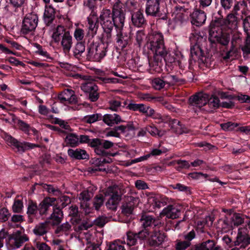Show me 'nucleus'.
I'll return each instance as SVG.
<instances>
[{"instance_id":"obj_1","label":"nucleus","mask_w":250,"mask_h":250,"mask_svg":"<svg viewBox=\"0 0 250 250\" xmlns=\"http://www.w3.org/2000/svg\"><path fill=\"white\" fill-rule=\"evenodd\" d=\"M224 14L223 10H219L217 12L218 16L211 21L209 28L220 27L225 31L235 29L238 24L237 17L234 14L229 13L226 18H223Z\"/></svg>"},{"instance_id":"obj_2","label":"nucleus","mask_w":250,"mask_h":250,"mask_svg":"<svg viewBox=\"0 0 250 250\" xmlns=\"http://www.w3.org/2000/svg\"><path fill=\"white\" fill-rule=\"evenodd\" d=\"M51 37L55 42H61V47L64 53H69L73 43V37L70 32L64 26L58 25L54 29Z\"/></svg>"},{"instance_id":"obj_3","label":"nucleus","mask_w":250,"mask_h":250,"mask_svg":"<svg viewBox=\"0 0 250 250\" xmlns=\"http://www.w3.org/2000/svg\"><path fill=\"white\" fill-rule=\"evenodd\" d=\"M149 40V48L154 53V60L158 64L161 60L159 56H164L166 53L164 36L161 33L155 31L150 35Z\"/></svg>"},{"instance_id":"obj_4","label":"nucleus","mask_w":250,"mask_h":250,"mask_svg":"<svg viewBox=\"0 0 250 250\" xmlns=\"http://www.w3.org/2000/svg\"><path fill=\"white\" fill-rule=\"evenodd\" d=\"M248 226L250 229V221L247 223ZM224 243H226L229 247L235 246H240V248H245L250 244V237L248 234L247 228H239L235 241H232L228 235H225L222 238Z\"/></svg>"},{"instance_id":"obj_5","label":"nucleus","mask_w":250,"mask_h":250,"mask_svg":"<svg viewBox=\"0 0 250 250\" xmlns=\"http://www.w3.org/2000/svg\"><path fill=\"white\" fill-rule=\"evenodd\" d=\"M71 199L66 195H61L59 197H45L40 205V212L41 214L45 213L48 211L50 207H57L62 209L71 203Z\"/></svg>"},{"instance_id":"obj_6","label":"nucleus","mask_w":250,"mask_h":250,"mask_svg":"<svg viewBox=\"0 0 250 250\" xmlns=\"http://www.w3.org/2000/svg\"><path fill=\"white\" fill-rule=\"evenodd\" d=\"M104 34L103 36L107 42H112V31L114 27L111 11L109 9H103L98 17Z\"/></svg>"},{"instance_id":"obj_7","label":"nucleus","mask_w":250,"mask_h":250,"mask_svg":"<svg viewBox=\"0 0 250 250\" xmlns=\"http://www.w3.org/2000/svg\"><path fill=\"white\" fill-rule=\"evenodd\" d=\"M111 42H107L103 36L101 42L98 43H91L88 48L87 56L93 58L95 61L100 62L106 55L108 50L109 43Z\"/></svg>"},{"instance_id":"obj_8","label":"nucleus","mask_w":250,"mask_h":250,"mask_svg":"<svg viewBox=\"0 0 250 250\" xmlns=\"http://www.w3.org/2000/svg\"><path fill=\"white\" fill-rule=\"evenodd\" d=\"M220 27L209 28L208 40L212 43H218L227 46L230 41V35L228 33H223Z\"/></svg>"},{"instance_id":"obj_9","label":"nucleus","mask_w":250,"mask_h":250,"mask_svg":"<svg viewBox=\"0 0 250 250\" xmlns=\"http://www.w3.org/2000/svg\"><path fill=\"white\" fill-rule=\"evenodd\" d=\"M163 226L155 228L147 236L146 244L151 247H160L166 240L167 235L163 231Z\"/></svg>"},{"instance_id":"obj_10","label":"nucleus","mask_w":250,"mask_h":250,"mask_svg":"<svg viewBox=\"0 0 250 250\" xmlns=\"http://www.w3.org/2000/svg\"><path fill=\"white\" fill-rule=\"evenodd\" d=\"M140 222L143 228L140 231L146 232L147 236L154 229L162 227L164 225V223H162L159 220H156L152 216L146 214L142 215Z\"/></svg>"},{"instance_id":"obj_11","label":"nucleus","mask_w":250,"mask_h":250,"mask_svg":"<svg viewBox=\"0 0 250 250\" xmlns=\"http://www.w3.org/2000/svg\"><path fill=\"white\" fill-rule=\"evenodd\" d=\"M38 22V17L37 14L32 13L26 14L22 21L21 33L26 35L34 31Z\"/></svg>"},{"instance_id":"obj_12","label":"nucleus","mask_w":250,"mask_h":250,"mask_svg":"<svg viewBox=\"0 0 250 250\" xmlns=\"http://www.w3.org/2000/svg\"><path fill=\"white\" fill-rule=\"evenodd\" d=\"M169 202V199L164 195H156L149 197L147 200V204L146 205L149 208V211H156L157 209L167 205Z\"/></svg>"},{"instance_id":"obj_13","label":"nucleus","mask_w":250,"mask_h":250,"mask_svg":"<svg viewBox=\"0 0 250 250\" xmlns=\"http://www.w3.org/2000/svg\"><path fill=\"white\" fill-rule=\"evenodd\" d=\"M5 140L9 145L15 147L17 151L23 152L28 149H32L36 147H40L38 145L28 142L21 143L10 135H6Z\"/></svg>"},{"instance_id":"obj_14","label":"nucleus","mask_w":250,"mask_h":250,"mask_svg":"<svg viewBox=\"0 0 250 250\" xmlns=\"http://www.w3.org/2000/svg\"><path fill=\"white\" fill-rule=\"evenodd\" d=\"M28 241L29 238L26 234H22L21 230H17L10 236L9 243L12 249H16Z\"/></svg>"},{"instance_id":"obj_15","label":"nucleus","mask_w":250,"mask_h":250,"mask_svg":"<svg viewBox=\"0 0 250 250\" xmlns=\"http://www.w3.org/2000/svg\"><path fill=\"white\" fill-rule=\"evenodd\" d=\"M81 89L86 94L88 99L92 102L97 101L99 98L98 86L93 83L87 82L82 84Z\"/></svg>"},{"instance_id":"obj_16","label":"nucleus","mask_w":250,"mask_h":250,"mask_svg":"<svg viewBox=\"0 0 250 250\" xmlns=\"http://www.w3.org/2000/svg\"><path fill=\"white\" fill-rule=\"evenodd\" d=\"M147 234L146 232L143 231L134 232L128 231L126 232V243L129 246L143 244L144 239H146L147 237Z\"/></svg>"},{"instance_id":"obj_17","label":"nucleus","mask_w":250,"mask_h":250,"mask_svg":"<svg viewBox=\"0 0 250 250\" xmlns=\"http://www.w3.org/2000/svg\"><path fill=\"white\" fill-rule=\"evenodd\" d=\"M195 250H223L222 248L217 245L213 239L203 238L200 242L194 245Z\"/></svg>"},{"instance_id":"obj_18","label":"nucleus","mask_w":250,"mask_h":250,"mask_svg":"<svg viewBox=\"0 0 250 250\" xmlns=\"http://www.w3.org/2000/svg\"><path fill=\"white\" fill-rule=\"evenodd\" d=\"M181 207L174 205H169L160 213L161 217L166 216L170 219H175L181 214Z\"/></svg>"},{"instance_id":"obj_19","label":"nucleus","mask_w":250,"mask_h":250,"mask_svg":"<svg viewBox=\"0 0 250 250\" xmlns=\"http://www.w3.org/2000/svg\"><path fill=\"white\" fill-rule=\"evenodd\" d=\"M224 225L229 229L238 227L244 222V216L240 213H234L230 220L227 218L222 221Z\"/></svg>"},{"instance_id":"obj_20","label":"nucleus","mask_w":250,"mask_h":250,"mask_svg":"<svg viewBox=\"0 0 250 250\" xmlns=\"http://www.w3.org/2000/svg\"><path fill=\"white\" fill-rule=\"evenodd\" d=\"M208 95L203 93H198L189 98V103L192 106L199 108L207 104Z\"/></svg>"},{"instance_id":"obj_21","label":"nucleus","mask_w":250,"mask_h":250,"mask_svg":"<svg viewBox=\"0 0 250 250\" xmlns=\"http://www.w3.org/2000/svg\"><path fill=\"white\" fill-rule=\"evenodd\" d=\"M131 22L132 24L137 27H144L147 24V21L142 9H139L131 13Z\"/></svg>"},{"instance_id":"obj_22","label":"nucleus","mask_w":250,"mask_h":250,"mask_svg":"<svg viewBox=\"0 0 250 250\" xmlns=\"http://www.w3.org/2000/svg\"><path fill=\"white\" fill-rule=\"evenodd\" d=\"M110 191V195L109 198L105 203V206L107 208L113 210H116L117 208L118 204L121 200L122 195L119 194L117 191H113L114 188H108Z\"/></svg>"},{"instance_id":"obj_23","label":"nucleus","mask_w":250,"mask_h":250,"mask_svg":"<svg viewBox=\"0 0 250 250\" xmlns=\"http://www.w3.org/2000/svg\"><path fill=\"white\" fill-rule=\"evenodd\" d=\"M99 21L98 18L93 16L87 18V24L86 27L88 31L87 36H91L92 38L97 34L99 28Z\"/></svg>"},{"instance_id":"obj_24","label":"nucleus","mask_w":250,"mask_h":250,"mask_svg":"<svg viewBox=\"0 0 250 250\" xmlns=\"http://www.w3.org/2000/svg\"><path fill=\"white\" fill-rule=\"evenodd\" d=\"M169 126L172 131L176 134L181 135L183 133H188L189 129L176 119H172L169 121Z\"/></svg>"},{"instance_id":"obj_25","label":"nucleus","mask_w":250,"mask_h":250,"mask_svg":"<svg viewBox=\"0 0 250 250\" xmlns=\"http://www.w3.org/2000/svg\"><path fill=\"white\" fill-rule=\"evenodd\" d=\"M111 14L114 27L117 30H123L125 18V13L111 11Z\"/></svg>"},{"instance_id":"obj_26","label":"nucleus","mask_w":250,"mask_h":250,"mask_svg":"<svg viewBox=\"0 0 250 250\" xmlns=\"http://www.w3.org/2000/svg\"><path fill=\"white\" fill-rule=\"evenodd\" d=\"M130 199L129 202L124 203L122 206V212L126 216L132 214L135 204L139 201V198L130 197Z\"/></svg>"},{"instance_id":"obj_27","label":"nucleus","mask_w":250,"mask_h":250,"mask_svg":"<svg viewBox=\"0 0 250 250\" xmlns=\"http://www.w3.org/2000/svg\"><path fill=\"white\" fill-rule=\"evenodd\" d=\"M191 19V23L196 26H199L203 24L206 21V15L204 11L197 10L192 13Z\"/></svg>"},{"instance_id":"obj_28","label":"nucleus","mask_w":250,"mask_h":250,"mask_svg":"<svg viewBox=\"0 0 250 250\" xmlns=\"http://www.w3.org/2000/svg\"><path fill=\"white\" fill-rule=\"evenodd\" d=\"M242 34L239 32H235L233 34L231 41V47L230 49L227 52L226 55L224 57L225 59H229L231 56L230 54L234 50L235 47L239 45L242 41Z\"/></svg>"},{"instance_id":"obj_29","label":"nucleus","mask_w":250,"mask_h":250,"mask_svg":"<svg viewBox=\"0 0 250 250\" xmlns=\"http://www.w3.org/2000/svg\"><path fill=\"white\" fill-rule=\"evenodd\" d=\"M69 216L72 217L71 221L73 224H78L82 220L81 212L76 205H72L69 208Z\"/></svg>"},{"instance_id":"obj_30","label":"nucleus","mask_w":250,"mask_h":250,"mask_svg":"<svg viewBox=\"0 0 250 250\" xmlns=\"http://www.w3.org/2000/svg\"><path fill=\"white\" fill-rule=\"evenodd\" d=\"M53 212L51 214L50 219L52 221V224L53 226L59 225L63 218V212L62 209L59 207H52Z\"/></svg>"},{"instance_id":"obj_31","label":"nucleus","mask_w":250,"mask_h":250,"mask_svg":"<svg viewBox=\"0 0 250 250\" xmlns=\"http://www.w3.org/2000/svg\"><path fill=\"white\" fill-rule=\"evenodd\" d=\"M68 155L73 159L81 160L88 159L89 155L86 151L81 148H77L76 149H69L68 150Z\"/></svg>"},{"instance_id":"obj_32","label":"nucleus","mask_w":250,"mask_h":250,"mask_svg":"<svg viewBox=\"0 0 250 250\" xmlns=\"http://www.w3.org/2000/svg\"><path fill=\"white\" fill-rule=\"evenodd\" d=\"M55 18V10L52 6L45 7L43 15L44 21L47 26L51 25Z\"/></svg>"},{"instance_id":"obj_33","label":"nucleus","mask_w":250,"mask_h":250,"mask_svg":"<svg viewBox=\"0 0 250 250\" xmlns=\"http://www.w3.org/2000/svg\"><path fill=\"white\" fill-rule=\"evenodd\" d=\"M116 42L118 46L122 49L126 47L129 41V37L124 36L123 30H117V35L116 38Z\"/></svg>"},{"instance_id":"obj_34","label":"nucleus","mask_w":250,"mask_h":250,"mask_svg":"<svg viewBox=\"0 0 250 250\" xmlns=\"http://www.w3.org/2000/svg\"><path fill=\"white\" fill-rule=\"evenodd\" d=\"M101 140L99 138L90 139L88 146L92 147H95V152L99 155H104L106 152L102 147H101Z\"/></svg>"},{"instance_id":"obj_35","label":"nucleus","mask_w":250,"mask_h":250,"mask_svg":"<svg viewBox=\"0 0 250 250\" xmlns=\"http://www.w3.org/2000/svg\"><path fill=\"white\" fill-rule=\"evenodd\" d=\"M126 108L133 111H139L141 113L143 114L144 113H146V110L149 109L150 106L143 104L130 103L127 104Z\"/></svg>"},{"instance_id":"obj_36","label":"nucleus","mask_w":250,"mask_h":250,"mask_svg":"<svg viewBox=\"0 0 250 250\" xmlns=\"http://www.w3.org/2000/svg\"><path fill=\"white\" fill-rule=\"evenodd\" d=\"M80 199H82L83 202L81 203V207L86 212H89L90 207L89 204L87 202L90 199L89 193L85 191H83L80 194Z\"/></svg>"},{"instance_id":"obj_37","label":"nucleus","mask_w":250,"mask_h":250,"mask_svg":"<svg viewBox=\"0 0 250 250\" xmlns=\"http://www.w3.org/2000/svg\"><path fill=\"white\" fill-rule=\"evenodd\" d=\"M42 203V201L40 203L38 206H37L36 203H34L33 202H31L30 203H29L28 208H27V213L29 215H32V216H35L36 214L37 213V211H39V213L40 215H45L47 214L48 211H46L45 213L44 214H41L40 210V205Z\"/></svg>"},{"instance_id":"obj_38","label":"nucleus","mask_w":250,"mask_h":250,"mask_svg":"<svg viewBox=\"0 0 250 250\" xmlns=\"http://www.w3.org/2000/svg\"><path fill=\"white\" fill-rule=\"evenodd\" d=\"M127 3V0H117L113 6L112 11L125 13Z\"/></svg>"},{"instance_id":"obj_39","label":"nucleus","mask_w":250,"mask_h":250,"mask_svg":"<svg viewBox=\"0 0 250 250\" xmlns=\"http://www.w3.org/2000/svg\"><path fill=\"white\" fill-rule=\"evenodd\" d=\"M85 43L83 42H78L73 49V55L76 58L82 56V54L85 51Z\"/></svg>"},{"instance_id":"obj_40","label":"nucleus","mask_w":250,"mask_h":250,"mask_svg":"<svg viewBox=\"0 0 250 250\" xmlns=\"http://www.w3.org/2000/svg\"><path fill=\"white\" fill-rule=\"evenodd\" d=\"M62 96L67 100V102L69 104H76L77 103V99L76 96L75 95V92L71 89H67L63 91L62 92Z\"/></svg>"},{"instance_id":"obj_41","label":"nucleus","mask_w":250,"mask_h":250,"mask_svg":"<svg viewBox=\"0 0 250 250\" xmlns=\"http://www.w3.org/2000/svg\"><path fill=\"white\" fill-rule=\"evenodd\" d=\"M65 142L71 147L77 146L79 145V136L74 133H69L65 137Z\"/></svg>"},{"instance_id":"obj_42","label":"nucleus","mask_w":250,"mask_h":250,"mask_svg":"<svg viewBox=\"0 0 250 250\" xmlns=\"http://www.w3.org/2000/svg\"><path fill=\"white\" fill-rule=\"evenodd\" d=\"M107 250H126L122 241L115 240L110 243L108 246Z\"/></svg>"},{"instance_id":"obj_43","label":"nucleus","mask_w":250,"mask_h":250,"mask_svg":"<svg viewBox=\"0 0 250 250\" xmlns=\"http://www.w3.org/2000/svg\"><path fill=\"white\" fill-rule=\"evenodd\" d=\"M146 130L152 136H156L157 135L161 137L165 134V131L159 130L154 125H148L146 127Z\"/></svg>"},{"instance_id":"obj_44","label":"nucleus","mask_w":250,"mask_h":250,"mask_svg":"<svg viewBox=\"0 0 250 250\" xmlns=\"http://www.w3.org/2000/svg\"><path fill=\"white\" fill-rule=\"evenodd\" d=\"M24 221L23 215L20 214H14L11 216V219L8 222L10 227H14V224L21 223Z\"/></svg>"},{"instance_id":"obj_45","label":"nucleus","mask_w":250,"mask_h":250,"mask_svg":"<svg viewBox=\"0 0 250 250\" xmlns=\"http://www.w3.org/2000/svg\"><path fill=\"white\" fill-rule=\"evenodd\" d=\"M33 231L36 235H43L47 232L46 225L44 223H40L38 225H36L33 229Z\"/></svg>"},{"instance_id":"obj_46","label":"nucleus","mask_w":250,"mask_h":250,"mask_svg":"<svg viewBox=\"0 0 250 250\" xmlns=\"http://www.w3.org/2000/svg\"><path fill=\"white\" fill-rule=\"evenodd\" d=\"M11 216V213L7 208H2L0 209V223L6 222Z\"/></svg>"},{"instance_id":"obj_47","label":"nucleus","mask_w":250,"mask_h":250,"mask_svg":"<svg viewBox=\"0 0 250 250\" xmlns=\"http://www.w3.org/2000/svg\"><path fill=\"white\" fill-rule=\"evenodd\" d=\"M23 208L22 201L20 199H16L12 205V210L15 213H21Z\"/></svg>"},{"instance_id":"obj_48","label":"nucleus","mask_w":250,"mask_h":250,"mask_svg":"<svg viewBox=\"0 0 250 250\" xmlns=\"http://www.w3.org/2000/svg\"><path fill=\"white\" fill-rule=\"evenodd\" d=\"M191 243L188 242L185 240H177L175 245V248L176 250H185L189 247Z\"/></svg>"},{"instance_id":"obj_49","label":"nucleus","mask_w":250,"mask_h":250,"mask_svg":"<svg viewBox=\"0 0 250 250\" xmlns=\"http://www.w3.org/2000/svg\"><path fill=\"white\" fill-rule=\"evenodd\" d=\"M104 200V197L102 194L97 195L95 198L93 206L96 210H99L101 207L103 205Z\"/></svg>"},{"instance_id":"obj_50","label":"nucleus","mask_w":250,"mask_h":250,"mask_svg":"<svg viewBox=\"0 0 250 250\" xmlns=\"http://www.w3.org/2000/svg\"><path fill=\"white\" fill-rule=\"evenodd\" d=\"M102 116L100 114H95L86 116L83 118V121L88 124L93 123L98 120H101Z\"/></svg>"},{"instance_id":"obj_51","label":"nucleus","mask_w":250,"mask_h":250,"mask_svg":"<svg viewBox=\"0 0 250 250\" xmlns=\"http://www.w3.org/2000/svg\"><path fill=\"white\" fill-rule=\"evenodd\" d=\"M241 19L243 20V27L244 31L246 33L247 35L250 36V16H246L243 18V17H241Z\"/></svg>"},{"instance_id":"obj_52","label":"nucleus","mask_w":250,"mask_h":250,"mask_svg":"<svg viewBox=\"0 0 250 250\" xmlns=\"http://www.w3.org/2000/svg\"><path fill=\"white\" fill-rule=\"evenodd\" d=\"M207 104L211 108L216 109L219 106L220 100L217 97H212L208 99Z\"/></svg>"},{"instance_id":"obj_53","label":"nucleus","mask_w":250,"mask_h":250,"mask_svg":"<svg viewBox=\"0 0 250 250\" xmlns=\"http://www.w3.org/2000/svg\"><path fill=\"white\" fill-rule=\"evenodd\" d=\"M84 30L79 27L76 28L74 32V37L78 42H82L84 37Z\"/></svg>"},{"instance_id":"obj_54","label":"nucleus","mask_w":250,"mask_h":250,"mask_svg":"<svg viewBox=\"0 0 250 250\" xmlns=\"http://www.w3.org/2000/svg\"><path fill=\"white\" fill-rule=\"evenodd\" d=\"M166 82L159 78L154 79L152 81L153 87L156 90H161L163 88Z\"/></svg>"},{"instance_id":"obj_55","label":"nucleus","mask_w":250,"mask_h":250,"mask_svg":"<svg viewBox=\"0 0 250 250\" xmlns=\"http://www.w3.org/2000/svg\"><path fill=\"white\" fill-rule=\"evenodd\" d=\"M190 54L193 59L194 56L199 58L202 56L203 52L199 45H195L191 48Z\"/></svg>"},{"instance_id":"obj_56","label":"nucleus","mask_w":250,"mask_h":250,"mask_svg":"<svg viewBox=\"0 0 250 250\" xmlns=\"http://www.w3.org/2000/svg\"><path fill=\"white\" fill-rule=\"evenodd\" d=\"M159 59L161 60L159 61V62H161L163 59H164L166 62L172 63L175 62L176 58L174 57V55H172L171 54H167V51L166 50V53L164 55V56H159Z\"/></svg>"},{"instance_id":"obj_57","label":"nucleus","mask_w":250,"mask_h":250,"mask_svg":"<svg viewBox=\"0 0 250 250\" xmlns=\"http://www.w3.org/2000/svg\"><path fill=\"white\" fill-rule=\"evenodd\" d=\"M235 0H220V4L225 10H229L233 5Z\"/></svg>"},{"instance_id":"obj_58","label":"nucleus","mask_w":250,"mask_h":250,"mask_svg":"<svg viewBox=\"0 0 250 250\" xmlns=\"http://www.w3.org/2000/svg\"><path fill=\"white\" fill-rule=\"evenodd\" d=\"M221 128L225 131H230L238 126L237 124H234L229 122L220 125Z\"/></svg>"},{"instance_id":"obj_59","label":"nucleus","mask_w":250,"mask_h":250,"mask_svg":"<svg viewBox=\"0 0 250 250\" xmlns=\"http://www.w3.org/2000/svg\"><path fill=\"white\" fill-rule=\"evenodd\" d=\"M143 114H145L147 117H150L155 119H162L161 115L156 114L155 110L150 107L149 109L146 110V113H144Z\"/></svg>"},{"instance_id":"obj_60","label":"nucleus","mask_w":250,"mask_h":250,"mask_svg":"<svg viewBox=\"0 0 250 250\" xmlns=\"http://www.w3.org/2000/svg\"><path fill=\"white\" fill-rule=\"evenodd\" d=\"M113 117V115L105 114L103 116V120L107 125L112 126L115 124Z\"/></svg>"},{"instance_id":"obj_61","label":"nucleus","mask_w":250,"mask_h":250,"mask_svg":"<svg viewBox=\"0 0 250 250\" xmlns=\"http://www.w3.org/2000/svg\"><path fill=\"white\" fill-rule=\"evenodd\" d=\"M189 178H190L194 180L199 179L202 177L203 178H207L208 177V175L207 174H204L202 172H192L188 174Z\"/></svg>"},{"instance_id":"obj_62","label":"nucleus","mask_w":250,"mask_h":250,"mask_svg":"<svg viewBox=\"0 0 250 250\" xmlns=\"http://www.w3.org/2000/svg\"><path fill=\"white\" fill-rule=\"evenodd\" d=\"M145 34L143 30L138 31L136 33V40L138 45L139 47H140L142 44L143 42L144 38L145 37Z\"/></svg>"},{"instance_id":"obj_63","label":"nucleus","mask_w":250,"mask_h":250,"mask_svg":"<svg viewBox=\"0 0 250 250\" xmlns=\"http://www.w3.org/2000/svg\"><path fill=\"white\" fill-rule=\"evenodd\" d=\"M196 236V232L194 229L188 232L187 234H185L184 236V238L185 240L188 242L191 243V241H192L194 238H195Z\"/></svg>"},{"instance_id":"obj_64","label":"nucleus","mask_w":250,"mask_h":250,"mask_svg":"<svg viewBox=\"0 0 250 250\" xmlns=\"http://www.w3.org/2000/svg\"><path fill=\"white\" fill-rule=\"evenodd\" d=\"M241 49L244 53L250 54V36H247L246 44Z\"/></svg>"}]
</instances>
